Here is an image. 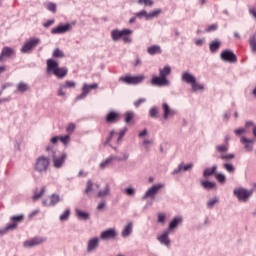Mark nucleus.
<instances>
[{"instance_id":"f257e3e1","label":"nucleus","mask_w":256,"mask_h":256,"mask_svg":"<svg viewBox=\"0 0 256 256\" xmlns=\"http://www.w3.org/2000/svg\"><path fill=\"white\" fill-rule=\"evenodd\" d=\"M171 74V66H164V68L159 69L160 76L152 77L151 84L156 87H169L171 82L167 79Z\"/></svg>"},{"instance_id":"f03ea898","label":"nucleus","mask_w":256,"mask_h":256,"mask_svg":"<svg viewBox=\"0 0 256 256\" xmlns=\"http://www.w3.org/2000/svg\"><path fill=\"white\" fill-rule=\"evenodd\" d=\"M46 151L50 153V157L40 156L38 157L37 161H65L67 159V153L62 152L59 156H57L51 146H47Z\"/></svg>"},{"instance_id":"7ed1b4c3","label":"nucleus","mask_w":256,"mask_h":256,"mask_svg":"<svg viewBox=\"0 0 256 256\" xmlns=\"http://www.w3.org/2000/svg\"><path fill=\"white\" fill-rule=\"evenodd\" d=\"M144 80H145L144 75H140V76L126 75L119 78L120 83H125L126 85H139V83H143Z\"/></svg>"},{"instance_id":"20e7f679","label":"nucleus","mask_w":256,"mask_h":256,"mask_svg":"<svg viewBox=\"0 0 256 256\" xmlns=\"http://www.w3.org/2000/svg\"><path fill=\"white\" fill-rule=\"evenodd\" d=\"M41 44V39L30 38L27 40L21 48V53H31L35 47Z\"/></svg>"},{"instance_id":"39448f33","label":"nucleus","mask_w":256,"mask_h":256,"mask_svg":"<svg viewBox=\"0 0 256 256\" xmlns=\"http://www.w3.org/2000/svg\"><path fill=\"white\" fill-rule=\"evenodd\" d=\"M234 195L239 201L245 203L249 200V197L253 195V191L246 190L245 188H237L234 190Z\"/></svg>"},{"instance_id":"423d86ee","label":"nucleus","mask_w":256,"mask_h":256,"mask_svg":"<svg viewBox=\"0 0 256 256\" xmlns=\"http://www.w3.org/2000/svg\"><path fill=\"white\" fill-rule=\"evenodd\" d=\"M73 30V25L70 23L67 24H59L56 28L51 29L52 35H62L63 33H69V31Z\"/></svg>"},{"instance_id":"0eeeda50","label":"nucleus","mask_w":256,"mask_h":256,"mask_svg":"<svg viewBox=\"0 0 256 256\" xmlns=\"http://www.w3.org/2000/svg\"><path fill=\"white\" fill-rule=\"evenodd\" d=\"M99 85L97 83L94 84H84L82 87V93L76 97V101H79L81 99H85L89 93H91V89H97Z\"/></svg>"},{"instance_id":"6e6552de","label":"nucleus","mask_w":256,"mask_h":256,"mask_svg":"<svg viewBox=\"0 0 256 256\" xmlns=\"http://www.w3.org/2000/svg\"><path fill=\"white\" fill-rule=\"evenodd\" d=\"M220 57L222 61H227V63H237V56L231 50L222 51Z\"/></svg>"},{"instance_id":"1a4fd4ad","label":"nucleus","mask_w":256,"mask_h":256,"mask_svg":"<svg viewBox=\"0 0 256 256\" xmlns=\"http://www.w3.org/2000/svg\"><path fill=\"white\" fill-rule=\"evenodd\" d=\"M160 14H161V9L154 10L150 14H148L147 11L142 10L136 13V17H138L139 19H142V17H145L146 20L149 21V19H154V17H159Z\"/></svg>"},{"instance_id":"9d476101","label":"nucleus","mask_w":256,"mask_h":256,"mask_svg":"<svg viewBox=\"0 0 256 256\" xmlns=\"http://www.w3.org/2000/svg\"><path fill=\"white\" fill-rule=\"evenodd\" d=\"M240 143L244 145L245 151H253L255 145V138H247L246 136H241Z\"/></svg>"},{"instance_id":"9b49d317","label":"nucleus","mask_w":256,"mask_h":256,"mask_svg":"<svg viewBox=\"0 0 256 256\" xmlns=\"http://www.w3.org/2000/svg\"><path fill=\"white\" fill-rule=\"evenodd\" d=\"M45 241H47V239L43 237H34L29 240H26L24 242V247H37V245H41L45 243Z\"/></svg>"},{"instance_id":"f8f14e48","label":"nucleus","mask_w":256,"mask_h":256,"mask_svg":"<svg viewBox=\"0 0 256 256\" xmlns=\"http://www.w3.org/2000/svg\"><path fill=\"white\" fill-rule=\"evenodd\" d=\"M131 33H133V31L128 30V29H124V30H112L111 32V37L113 39V41H118L120 40L124 35H131Z\"/></svg>"},{"instance_id":"ddd939ff","label":"nucleus","mask_w":256,"mask_h":256,"mask_svg":"<svg viewBox=\"0 0 256 256\" xmlns=\"http://www.w3.org/2000/svg\"><path fill=\"white\" fill-rule=\"evenodd\" d=\"M159 189H163V184H157L152 186L150 189L146 191V193L143 196V199H147L149 197H151V199H154Z\"/></svg>"},{"instance_id":"4468645a","label":"nucleus","mask_w":256,"mask_h":256,"mask_svg":"<svg viewBox=\"0 0 256 256\" xmlns=\"http://www.w3.org/2000/svg\"><path fill=\"white\" fill-rule=\"evenodd\" d=\"M25 216L23 215H18V216H12L10 218L11 223L7 224L8 225V229H11L13 231V229H17V225H19V223H22V221H24Z\"/></svg>"},{"instance_id":"2eb2a0df","label":"nucleus","mask_w":256,"mask_h":256,"mask_svg":"<svg viewBox=\"0 0 256 256\" xmlns=\"http://www.w3.org/2000/svg\"><path fill=\"white\" fill-rule=\"evenodd\" d=\"M116 237L117 232L113 228L103 231L100 235V239H104L105 241H107V239H115Z\"/></svg>"},{"instance_id":"dca6fc26","label":"nucleus","mask_w":256,"mask_h":256,"mask_svg":"<svg viewBox=\"0 0 256 256\" xmlns=\"http://www.w3.org/2000/svg\"><path fill=\"white\" fill-rule=\"evenodd\" d=\"M162 109H163V119L167 120L169 117H174V115L176 114L175 110L171 109V107H169V104L167 103H163L162 104Z\"/></svg>"},{"instance_id":"f3484780","label":"nucleus","mask_w":256,"mask_h":256,"mask_svg":"<svg viewBox=\"0 0 256 256\" xmlns=\"http://www.w3.org/2000/svg\"><path fill=\"white\" fill-rule=\"evenodd\" d=\"M97 247H99V238L94 237L88 241L87 252L91 253L92 251H95Z\"/></svg>"},{"instance_id":"a211bd4d","label":"nucleus","mask_w":256,"mask_h":256,"mask_svg":"<svg viewBox=\"0 0 256 256\" xmlns=\"http://www.w3.org/2000/svg\"><path fill=\"white\" fill-rule=\"evenodd\" d=\"M49 167V161H37L35 163V170L39 173H43V171H47Z\"/></svg>"},{"instance_id":"6ab92c4d","label":"nucleus","mask_w":256,"mask_h":256,"mask_svg":"<svg viewBox=\"0 0 256 256\" xmlns=\"http://www.w3.org/2000/svg\"><path fill=\"white\" fill-rule=\"evenodd\" d=\"M13 55H15V50L9 47H4L0 54V63L5 57H13Z\"/></svg>"},{"instance_id":"aec40b11","label":"nucleus","mask_w":256,"mask_h":256,"mask_svg":"<svg viewBox=\"0 0 256 256\" xmlns=\"http://www.w3.org/2000/svg\"><path fill=\"white\" fill-rule=\"evenodd\" d=\"M244 129H246L247 135L249 133H253L254 137H256V125L251 121H246Z\"/></svg>"},{"instance_id":"412c9836","label":"nucleus","mask_w":256,"mask_h":256,"mask_svg":"<svg viewBox=\"0 0 256 256\" xmlns=\"http://www.w3.org/2000/svg\"><path fill=\"white\" fill-rule=\"evenodd\" d=\"M46 63H47V71H48V73H51V72L54 73L56 71V69L59 67V63H57L53 59H48Z\"/></svg>"},{"instance_id":"4be33fe9","label":"nucleus","mask_w":256,"mask_h":256,"mask_svg":"<svg viewBox=\"0 0 256 256\" xmlns=\"http://www.w3.org/2000/svg\"><path fill=\"white\" fill-rule=\"evenodd\" d=\"M158 241L162 243V245H166V247H169L171 241L169 240V230L164 232L158 237Z\"/></svg>"},{"instance_id":"5701e85b","label":"nucleus","mask_w":256,"mask_h":256,"mask_svg":"<svg viewBox=\"0 0 256 256\" xmlns=\"http://www.w3.org/2000/svg\"><path fill=\"white\" fill-rule=\"evenodd\" d=\"M182 81H184L185 83H188L190 85H192L193 83H195L196 79L195 76H193L191 73L189 72H184L182 74Z\"/></svg>"},{"instance_id":"b1692460","label":"nucleus","mask_w":256,"mask_h":256,"mask_svg":"<svg viewBox=\"0 0 256 256\" xmlns=\"http://www.w3.org/2000/svg\"><path fill=\"white\" fill-rule=\"evenodd\" d=\"M181 223H183V218L181 217L173 218L169 224V231H173V229H177V227H179Z\"/></svg>"},{"instance_id":"393cba45","label":"nucleus","mask_w":256,"mask_h":256,"mask_svg":"<svg viewBox=\"0 0 256 256\" xmlns=\"http://www.w3.org/2000/svg\"><path fill=\"white\" fill-rule=\"evenodd\" d=\"M98 189H99V184H94V187H93V182L91 180H88L85 193L86 195H90V193H93V191H97Z\"/></svg>"},{"instance_id":"a878e982","label":"nucleus","mask_w":256,"mask_h":256,"mask_svg":"<svg viewBox=\"0 0 256 256\" xmlns=\"http://www.w3.org/2000/svg\"><path fill=\"white\" fill-rule=\"evenodd\" d=\"M200 183L203 189H206V191H211V189H215L217 185L215 182L205 181V180H201Z\"/></svg>"},{"instance_id":"bb28decb","label":"nucleus","mask_w":256,"mask_h":256,"mask_svg":"<svg viewBox=\"0 0 256 256\" xmlns=\"http://www.w3.org/2000/svg\"><path fill=\"white\" fill-rule=\"evenodd\" d=\"M219 47H221V41L219 39L213 40L209 45L211 53H217Z\"/></svg>"},{"instance_id":"cd10ccee","label":"nucleus","mask_w":256,"mask_h":256,"mask_svg":"<svg viewBox=\"0 0 256 256\" xmlns=\"http://www.w3.org/2000/svg\"><path fill=\"white\" fill-rule=\"evenodd\" d=\"M16 89L18 93H27V91H29V84L25 82H19L16 86Z\"/></svg>"},{"instance_id":"c85d7f7f","label":"nucleus","mask_w":256,"mask_h":256,"mask_svg":"<svg viewBox=\"0 0 256 256\" xmlns=\"http://www.w3.org/2000/svg\"><path fill=\"white\" fill-rule=\"evenodd\" d=\"M119 114H117V112H110L107 114L106 116V121L107 123H117Z\"/></svg>"},{"instance_id":"c756f323","label":"nucleus","mask_w":256,"mask_h":256,"mask_svg":"<svg viewBox=\"0 0 256 256\" xmlns=\"http://www.w3.org/2000/svg\"><path fill=\"white\" fill-rule=\"evenodd\" d=\"M68 73L67 68H57L54 70V75L58 77V79H63V77H66Z\"/></svg>"},{"instance_id":"7c9ffc66","label":"nucleus","mask_w":256,"mask_h":256,"mask_svg":"<svg viewBox=\"0 0 256 256\" xmlns=\"http://www.w3.org/2000/svg\"><path fill=\"white\" fill-rule=\"evenodd\" d=\"M76 216H77L78 219H80L81 221H87V220H89V218H90L89 213H87V212H85V211H82V210H79V209L76 210Z\"/></svg>"},{"instance_id":"2f4dec72","label":"nucleus","mask_w":256,"mask_h":256,"mask_svg":"<svg viewBox=\"0 0 256 256\" xmlns=\"http://www.w3.org/2000/svg\"><path fill=\"white\" fill-rule=\"evenodd\" d=\"M147 51H148L149 55L161 54V46L152 45V46L148 47Z\"/></svg>"},{"instance_id":"473e14b6","label":"nucleus","mask_w":256,"mask_h":256,"mask_svg":"<svg viewBox=\"0 0 256 256\" xmlns=\"http://www.w3.org/2000/svg\"><path fill=\"white\" fill-rule=\"evenodd\" d=\"M215 171H217V166H212L211 168H206L203 172V177H211V175H215Z\"/></svg>"},{"instance_id":"72a5a7b5","label":"nucleus","mask_w":256,"mask_h":256,"mask_svg":"<svg viewBox=\"0 0 256 256\" xmlns=\"http://www.w3.org/2000/svg\"><path fill=\"white\" fill-rule=\"evenodd\" d=\"M109 193H111V188L109 187V184H106L105 188L98 192V197L100 198L107 197Z\"/></svg>"},{"instance_id":"f704fd0d","label":"nucleus","mask_w":256,"mask_h":256,"mask_svg":"<svg viewBox=\"0 0 256 256\" xmlns=\"http://www.w3.org/2000/svg\"><path fill=\"white\" fill-rule=\"evenodd\" d=\"M133 231V224L129 223L124 230L122 231V237H129L131 235V232Z\"/></svg>"},{"instance_id":"c9c22d12","label":"nucleus","mask_w":256,"mask_h":256,"mask_svg":"<svg viewBox=\"0 0 256 256\" xmlns=\"http://www.w3.org/2000/svg\"><path fill=\"white\" fill-rule=\"evenodd\" d=\"M133 119H135V113H133L132 111H128L124 114L125 123H131Z\"/></svg>"},{"instance_id":"e433bc0d","label":"nucleus","mask_w":256,"mask_h":256,"mask_svg":"<svg viewBox=\"0 0 256 256\" xmlns=\"http://www.w3.org/2000/svg\"><path fill=\"white\" fill-rule=\"evenodd\" d=\"M52 57H54V59H63L65 54L59 48H56L52 54Z\"/></svg>"},{"instance_id":"4c0bfd02","label":"nucleus","mask_w":256,"mask_h":256,"mask_svg":"<svg viewBox=\"0 0 256 256\" xmlns=\"http://www.w3.org/2000/svg\"><path fill=\"white\" fill-rule=\"evenodd\" d=\"M71 216V209L67 208L61 215H60V221H67L69 217Z\"/></svg>"},{"instance_id":"58836bf2","label":"nucleus","mask_w":256,"mask_h":256,"mask_svg":"<svg viewBox=\"0 0 256 256\" xmlns=\"http://www.w3.org/2000/svg\"><path fill=\"white\" fill-rule=\"evenodd\" d=\"M61 201V197L58 194H52L50 197V205L54 206L57 205Z\"/></svg>"},{"instance_id":"ea45409f","label":"nucleus","mask_w":256,"mask_h":256,"mask_svg":"<svg viewBox=\"0 0 256 256\" xmlns=\"http://www.w3.org/2000/svg\"><path fill=\"white\" fill-rule=\"evenodd\" d=\"M191 86H192V91L194 92L203 91V89H205L203 84L197 83V80L193 84H191Z\"/></svg>"},{"instance_id":"a19ab883","label":"nucleus","mask_w":256,"mask_h":256,"mask_svg":"<svg viewBox=\"0 0 256 256\" xmlns=\"http://www.w3.org/2000/svg\"><path fill=\"white\" fill-rule=\"evenodd\" d=\"M250 47L253 53H256V35H252L249 40Z\"/></svg>"},{"instance_id":"79ce46f5","label":"nucleus","mask_w":256,"mask_h":256,"mask_svg":"<svg viewBox=\"0 0 256 256\" xmlns=\"http://www.w3.org/2000/svg\"><path fill=\"white\" fill-rule=\"evenodd\" d=\"M215 179L218 183H225L227 181V178L225 177V175L221 174V173H215L214 174Z\"/></svg>"},{"instance_id":"37998d69","label":"nucleus","mask_w":256,"mask_h":256,"mask_svg":"<svg viewBox=\"0 0 256 256\" xmlns=\"http://www.w3.org/2000/svg\"><path fill=\"white\" fill-rule=\"evenodd\" d=\"M46 9L52 13H57V4L49 2L46 4Z\"/></svg>"},{"instance_id":"c03bdc74","label":"nucleus","mask_w":256,"mask_h":256,"mask_svg":"<svg viewBox=\"0 0 256 256\" xmlns=\"http://www.w3.org/2000/svg\"><path fill=\"white\" fill-rule=\"evenodd\" d=\"M149 115L152 119H157V115H159V108L152 107L149 111Z\"/></svg>"},{"instance_id":"a18cd8bd","label":"nucleus","mask_w":256,"mask_h":256,"mask_svg":"<svg viewBox=\"0 0 256 256\" xmlns=\"http://www.w3.org/2000/svg\"><path fill=\"white\" fill-rule=\"evenodd\" d=\"M63 87H65V89H75V87H77V83H75V81H69L67 80L64 84Z\"/></svg>"},{"instance_id":"49530a36","label":"nucleus","mask_w":256,"mask_h":256,"mask_svg":"<svg viewBox=\"0 0 256 256\" xmlns=\"http://www.w3.org/2000/svg\"><path fill=\"white\" fill-rule=\"evenodd\" d=\"M153 143L154 140L144 139L142 145L146 151H149L150 145H153Z\"/></svg>"},{"instance_id":"de8ad7c7","label":"nucleus","mask_w":256,"mask_h":256,"mask_svg":"<svg viewBox=\"0 0 256 256\" xmlns=\"http://www.w3.org/2000/svg\"><path fill=\"white\" fill-rule=\"evenodd\" d=\"M193 168V164H187V165H185V164H180L179 165V167H178V169H179V171H189V170H191Z\"/></svg>"},{"instance_id":"09e8293b","label":"nucleus","mask_w":256,"mask_h":256,"mask_svg":"<svg viewBox=\"0 0 256 256\" xmlns=\"http://www.w3.org/2000/svg\"><path fill=\"white\" fill-rule=\"evenodd\" d=\"M234 133L237 137H241V135H243V134L247 135V130L245 129V126H244V127L234 130Z\"/></svg>"},{"instance_id":"8fccbe9b","label":"nucleus","mask_w":256,"mask_h":256,"mask_svg":"<svg viewBox=\"0 0 256 256\" xmlns=\"http://www.w3.org/2000/svg\"><path fill=\"white\" fill-rule=\"evenodd\" d=\"M59 141H61V143L64 145H67L69 141H71V136L69 134L66 136H59Z\"/></svg>"},{"instance_id":"3c124183","label":"nucleus","mask_w":256,"mask_h":256,"mask_svg":"<svg viewBox=\"0 0 256 256\" xmlns=\"http://www.w3.org/2000/svg\"><path fill=\"white\" fill-rule=\"evenodd\" d=\"M128 129L127 128H124L122 129L120 132H119V136H118V139H117V143L119 145V143H121V141H123V138L125 137V133H127Z\"/></svg>"},{"instance_id":"603ef678","label":"nucleus","mask_w":256,"mask_h":256,"mask_svg":"<svg viewBox=\"0 0 256 256\" xmlns=\"http://www.w3.org/2000/svg\"><path fill=\"white\" fill-rule=\"evenodd\" d=\"M139 5H145L146 7H152L153 0H138Z\"/></svg>"},{"instance_id":"864d4df0","label":"nucleus","mask_w":256,"mask_h":256,"mask_svg":"<svg viewBox=\"0 0 256 256\" xmlns=\"http://www.w3.org/2000/svg\"><path fill=\"white\" fill-rule=\"evenodd\" d=\"M43 193H45V187H42L40 193H35L33 196V200L37 201V199H41L43 197Z\"/></svg>"},{"instance_id":"5fc2aeb1","label":"nucleus","mask_w":256,"mask_h":256,"mask_svg":"<svg viewBox=\"0 0 256 256\" xmlns=\"http://www.w3.org/2000/svg\"><path fill=\"white\" fill-rule=\"evenodd\" d=\"M157 217H158L157 223H162V225H165V219H166L165 213H159Z\"/></svg>"},{"instance_id":"6e6d98bb","label":"nucleus","mask_w":256,"mask_h":256,"mask_svg":"<svg viewBox=\"0 0 256 256\" xmlns=\"http://www.w3.org/2000/svg\"><path fill=\"white\" fill-rule=\"evenodd\" d=\"M67 133L71 134L73 131H75V124L74 123H69L68 126L66 127Z\"/></svg>"},{"instance_id":"4d7b16f0","label":"nucleus","mask_w":256,"mask_h":256,"mask_svg":"<svg viewBox=\"0 0 256 256\" xmlns=\"http://www.w3.org/2000/svg\"><path fill=\"white\" fill-rule=\"evenodd\" d=\"M224 169H226V171H228V173H233V171H235V167H233L229 163L224 164Z\"/></svg>"},{"instance_id":"13d9d810","label":"nucleus","mask_w":256,"mask_h":256,"mask_svg":"<svg viewBox=\"0 0 256 256\" xmlns=\"http://www.w3.org/2000/svg\"><path fill=\"white\" fill-rule=\"evenodd\" d=\"M63 89H65V86H63V84H60V88L58 89L59 97H65V91H63Z\"/></svg>"},{"instance_id":"bf43d9fd","label":"nucleus","mask_w":256,"mask_h":256,"mask_svg":"<svg viewBox=\"0 0 256 256\" xmlns=\"http://www.w3.org/2000/svg\"><path fill=\"white\" fill-rule=\"evenodd\" d=\"M53 23H55V20H54V19L47 20V22H45V23L43 24V27H45L46 29H48V27H51V25H53Z\"/></svg>"},{"instance_id":"052dcab7","label":"nucleus","mask_w":256,"mask_h":256,"mask_svg":"<svg viewBox=\"0 0 256 256\" xmlns=\"http://www.w3.org/2000/svg\"><path fill=\"white\" fill-rule=\"evenodd\" d=\"M217 151H219V153H225V151H227V146L225 145H220L216 147Z\"/></svg>"},{"instance_id":"680f3d73","label":"nucleus","mask_w":256,"mask_h":256,"mask_svg":"<svg viewBox=\"0 0 256 256\" xmlns=\"http://www.w3.org/2000/svg\"><path fill=\"white\" fill-rule=\"evenodd\" d=\"M9 231H12L11 228H9V225L7 224L6 227L2 230H0V235H5L9 233Z\"/></svg>"},{"instance_id":"e2e57ef3","label":"nucleus","mask_w":256,"mask_h":256,"mask_svg":"<svg viewBox=\"0 0 256 256\" xmlns=\"http://www.w3.org/2000/svg\"><path fill=\"white\" fill-rule=\"evenodd\" d=\"M217 24H212V25H210L207 29H206V31L208 32V33H210L211 31H217Z\"/></svg>"},{"instance_id":"0e129e2a","label":"nucleus","mask_w":256,"mask_h":256,"mask_svg":"<svg viewBox=\"0 0 256 256\" xmlns=\"http://www.w3.org/2000/svg\"><path fill=\"white\" fill-rule=\"evenodd\" d=\"M125 193H126V195L131 197V196L135 195V190L133 188H127L125 190Z\"/></svg>"},{"instance_id":"69168bd1","label":"nucleus","mask_w":256,"mask_h":256,"mask_svg":"<svg viewBox=\"0 0 256 256\" xmlns=\"http://www.w3.org/2000/svg\"><path fill=\"white\" fill-rule=\"evenodd\" d=\"M113 135H115V130H112L109 134V136L106 139V143H111L112 139H113Z\"/></svg>"},{"instance_id":"338daca9","label":"nucleus","mask_w":256,"mask_h":256,"mask_svg":"<svg viewBox=\"0 0 256 256\" xmlns=\"http://www.w3.org/2000/svg\"><path fill=\"white\" fill-rule=\"evenodd\" d=\"M147 100L145 98H140L138 101L134 102L135 107H139L142 103H145Z\"/></svg>"},{"instance_id":"774afa93","label":"nucleus","mask_w":256,"mask_h":256,"mask_svg":"<svg viewBox=\"0 0 256 256\" xmlns=\"http://www.w3.org/2000/svg\"><path fill=\"white\" fill-rule=\"evenodd\" d=\"M109 165H111V162H109V161L102 162V163H100V169H105V168L109 167Z\"/></svg>"}]
</instances>
